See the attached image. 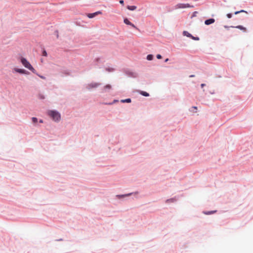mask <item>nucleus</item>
Wrapping results in <instances>:
<instances>
[{
	"label": "nucleus",
	"instance_id": "nucleus-1",
	"mask_svg": "<svg viewBox=\"0 0 253 253\" xmlns=\"http://www.w3.org/2000/svg\"><path fill=\"white\" fill-rule=\"evenodd\" d=\"M47 114L55 121H59L60 120V114L56 111H49Z\"/></svg>",
	"mask_w": 253,
	"mask_h": 253
},
{
	"label": "nucleus",
	"instance_id": "nucleus-2",
	"mask_svg": "<svg viewBox=\"0 0 253 253\" xmlns=\"http://www.w3.org/2000/svg\"><path fill=\"white\" fill-rule=\"evenodd\" d=\"M21 62L23 65L26 68L31 71L33 73H35V70L31 65L29 61L25 58L22 57L21 58Z\"/></svg>",
	"mask_w": 253,
	"mask_h": 253
},
{
	"label": "nucleus",
	"instance_id": "nucleus-3",
	"mask_svg": "<svg viewBox=\"0 0 253 253\" xmlns=\"http://www.w3.org/2000/svg\"><path fill=\"white\" fill-rule=\"evenodd\" d=\"M190 7L191 6L188 3H178L175 5V9L186 8Z\"/></svg>",
	"mask_w": 253,
	"mask_h": 253
},
{
	"label": "nucleus",
	"instance_id": "nucleus-4",
	"mask_svg": "<svg viewBox=\"0 0 253 253\" xmlns=\"http://www.w3.org/2000/svg\"><path fill=\"white\" fill-rule=\"evenodd\" d=\"M102 12L100 11H96L94 13H88L87 16L88 18H93L94 17H95V16L97 15H99V14H102Z\"/></svg>",
	"mask_w": 253,
	"mask_h": 253
},
{
	"label": "nucleus",
	"instance_id": "nucleus-5",
	"mask_svg": "<svg viewBox=\"0 0 253 253\" xmlns=\"http://www.w3.org/2000/svg\"><path fill=\"white\" fill-rule=\"evenodd\" d=\"M124 23L126 24V25H130L132 27L134 28H135V29H137L136 27L131 22H130L128 20V19L127 18H125L124 20Z\"/></svg>",
	"mask_w": 253,
	"mask_h": 253
},
{
	"label": "nucleus",
	"instance_id": "nucleus-6",
	"mask_svg": "<svg viewBox=\"0 0 253 253\" xmlns=\"http://www.w3.org/2000/svg\"><path fill=\"white\" fill-rule=\"evenodd\" d=\"M215 20L213 18H211V19H208V20H206L205 21V24L206 25H210V24H211L212 23H213L214 22Z\"/></svg>",
	"mask_w": 253,
	"mask_h": 253
},
{
	"label": "nucleus",
	"instance_id": "nucleus-7",
	"mask_svg": "<svg viewBox=\"0 0 253 253\" xmlns=\"http://www.w3.org/2000/svg\"><path fill=\"white\" fill-rule=\"evenodd\" d=\"M14 71L20 74H26V71L24 69L14 68Z\"/></svg>",
	"mask_w": 253,
	"mask_h": 253
},
{
	"label": "nucleus",
	"instance_id": "nucleus-8",
	"mask_svg": "<svg viewBox=\"0 0 253 253\" xmlns=\"http://www.w3.org/2000/svg\"><path fill=\"white\" fill-rule=\"evenodd\" d=\"M99 85V84L98 83H93L89 84L88 86L89 88H93L97 87Z\"/></svg>",
	"mask_w": 253,
	"mask_h": 253
},
{
	"label": "nucleus",
	"instance_id": "nucleus-9",
	"mask_svg": "<svg viewBox=\"0 0 253 253\" xmlns=\"http://www.w3.org/2000/svg\"><path fill=\"white\" fill-rule=\"evenodd\" d=\"M127 9L130 10H134L136 9V6L134 5H131V6H128L127 7Z\"/></svg>",
	"mask_w": 253,
	"mask_h": 253
},
{
	"label": "nucleus",
	"instance_id": "nucleus-10",
	"mask_svg": "<svg viewBox=\"0 0 253 253\" xmlns=\"http://www.w3.org/2000/svg\"><path fill=\"white\" fill-rule=\"evenodd\" d=\"M235 28L239 29L240 30H243L244 31H246V28L245 27H243L242 26L239 25L235 27Z\"/></svg>",
	"mask_w": 253,
	"mask_h": 253
},
{
	"label": "nucleus",
	"instance_id": "nucleus-11",
	"mask_svg": "<svg viewBox=\"0 0 253 253\" xmlns=\"http://www.w3.org/2000/svg\"><path fill=\"white\" fill-rule=\"evenodd\" d=\"M140 93L144 96H148L149 95L148 93L143 91H141Z\"/></svg>",
	"mask_w": 253,
	"mask_h": 253
},
{
	"label": "nucleus",
	"instance_id": "nucleus-12",
	"mask_svg": "<svg viewBox=\"0 0 253 253\" xmlns=\"http://www.w3.org/2000/svg\"><path fill=\"white\" fill-rule=\"evenodd\" d=\"M153 58V56L152 54H149L147 56V59L148 60H152Z\"/></svg>",
	"mask_w": 253,
	"mask_h": 253
},
{
	"label": "nucleus",
	"instance_id": "nucleus-13",
	"mask_svg": "<svg viewBox=\"0 0 253 253\" xmlns=\"http://www.w3.org/2000/svg\"><path fill=\"white\" fill-rule=\"evenodd\" d=\"M122 102H127V103H130L131 102V99L130 98L126 99L125 100H122L121 101Z\"/></svg>",
	"mask_w": 253,
	"mask_h": 253
},
{
	"label": "nucleus",
	"instance_id": "nucleus-14",
	"mask_svg": "<svg viewBox=\"0 0 253 253\" xmlns=\"http://www.w3.org/2000/svg\"><path fill=\"white\" fill-rule=\"evenodd\" d=\"M184 35L187 36L188 37H192V35L186 31L183 32Z\"/></svg>",
	"mask_w": 253,
	"mask_h": 253
},
{
	"label": "nucleus",
	"instance_id": "nucleus-15",
	"mask_svg": "<svg viewBox=\"0 0 253 253\" xmlns=\"http://www.w3.org/2000/svg\"><path fill=\"white\" fill-rule=\"evenodd\" d=\"M111 88V86L110 84H107L104 86L105 89H110Z\"/></svg>",
	"mask_w": 253,
	"mask_h": 253
},
{
	"label": "nucleus",
	"instance_id": "nucleus-16",
	"mask_svg": "<svg viewBox=\"0 0 253 253\" xmlns=\"http://www.w3.org/2000/svg\"><path fill=\"white\" fill-rule=\"evenodd\" d=\"M32 120L34 123H36L38 122V119L36 117H33Z\"/></svg>",
	"mask_w": 253,
	"mask_h": 253
},
{
	"label": "nucleus",
	"instance_id": "nucleus-17",
	"mask_svg": "<svg viewBox=\"0 0 253 253\" xmlns=\"http://www.w3.org/2000/svg\"><path fill=\"white\" fill-rule=\"evenodd\" d=\"M241 12H246V13H247V12L246 11H245L244 10H241L240 11H236L235 12V14H238V13H241Z\"/></svg>",
	"mask_w": 253,
	"mask_h": 253
},
{
	"label": "nucleus",
	"instance_id": "nucleus-18",
	"mask_svg": "<svg viewBox=\"0 0 253 253\" xmlns=\"http://www.w3.org/2000/svg\"><path fill=\"white\" fill-rule=\"evenodd\" d=\"M215 212V211H208V212H204V213L205 214H210L213 213Z\"/></svg>",
	"mask_w": 253,
	"mask_h": 253
},
{
	"label": "nucleus",
	"instance_id": "nucleus-19",
	"mask_svg": "<svg viewBox=\"0 0 253 253\" xmlns=\"http://www.w3.org/2000/svg\"><path fill=\"white\" fill-rule=\"evenodd\" d=\"M232 14L231 13H228L227 14V17L228 18H231L232 17Z\"/></svg>",
	"mask_w": 253,
	"mask_h": 253
},
{
	"label": "nucleus",
	"instance_id": "nucleus-20",
	"mask_svg": "<svg viewBox=\"0 0 253 253\" xmlns=\"http://www.w3.org/2000/svg\"><path fill=\"white\" fill-rule=\"evenodd\" d=\"M42 55L43 56H47V53L46 52V51L44 50L42 52Z\"/></svg>",
	"mask_w": 253,
	"mask_h": 253
},
{
	"label": "nucleus",
	"instance_id": "nucleus-21",
	"mask_svg": "<svg viewBox=\"0 0 253 253\" xmlns=\"http://www.w3.org/2000/svg\"><path fill=\"white\" fill-rule=\"evenodd\" d=\"M157 58L158 59H161L162 58V56L160 54H157Z\"/></svg>",
	"mask_w": 253,
	"mask_h": 253
},
{
	"label": "nucleus",
	"instance_id": "nucleus-22",
	"mask_svg": "<svg viewBox=\"0 0 253 253\" xmlns=\"http://www.w3.org/2000/svg\"><path fill=\"white\" fill-rule=\"evenodd\" d=\"M193 39H194L195 40H199V38H196V37H194L192 36V37H191Z\"/></svg>",
	"mask_w": 253,
	"mask_h": 253
},
{
	"label": "nucleus",
	"instance_id": "nucleus-23",
	"mask_svg": "<svg viewBox=\"0 0 253 253\" xmlns=\"http://www.w3.org/2000/svg\"><path fill=\"white\" fill-rule=\"evenodd\" d=\"M39 76L41 79H44H44H45V78L44 77L42 76H40V75H39Z\"/></svg>",
	"mask_w": 253,
	"mask_h": 253
},
{
	"label": "nucleus",
	"instance_id": "nucleus-24",
	"mask_svg": "<svg viewBox=\"0 0 253 253\" xmlns=\"http://www.w3.org/2000/svg\"><path fill=\"white\" fill-rule=\"evenodd\" d=\"M120 3L122 4H124V0H121L120 1Z\"/></svg>",
	"mask_w": 253,
	"mask_h": 253
},
{
	"label": "nucleus",
	"instance_id": "nucleus-25",
	"mask_svg": "<svg viewBox=\"0 0 253 253\" xmlns=\"http://www.w3.org/2000/svg\"><path fill=\"white\" fill-rule=\"evenodd\" d=\"M206 85V84H202L201 86L202 87H203L204 86H205Z\"/></svg>",
	"mask_w": 253,
	"mask_h": 253
},
{
	"label": "nucleus",
	"instance_id": "nucleus-26",
	"mask_svg": "<svg viewBox=\"0 0 253 253\" xmlns=\"http://www.w3.org/2000/svg\"><path fill=\"white\" fill-rule=\"evenodd\" d=\"M169 201H173V199L167 200V202H169Z\"/></svg>",
	"mask_w": 253,
	"mask_h": 253
},
{
	"label": "nucleus",
	"instance_id": "nucleus-27",
	"mask_svg": "<svg viewBox=\"0 0 253 253\" xmlns=\"http://www.w3.org/2000/svg\"><path fill=\"white\" fill-rule=\"evenodd\" d=\"M40 123H43V121L42 120H40Z\"/></svg>",
	"mask_w": 253,
	"mask_h": 253
},
{
	"label": "nucleus",
	"instance_id": "nucleus-28",
	"mask_svg": "<svg viewBox=\"0 0 253 253\" xmlns=\"http://www.w3.org/2000/svg\"><path fill=\"white\" fill-rule=\"evenodd\" d=\"M168 60H169V59H168V58H167V59L165 60V62H167V61H168Z\"/></svg>",
	"mask_w": 253,
	"mask_h": 253
},
{
	"label": "nucleus",
	"instance_id": "nucleus-29",
	"mask_svg": "<svg viewBox=\"0 0 253 253\" xmlns=\"http://www.w3.org/2000/svg\"><path fill=\"white\" fill-rule=\"evenodd\" d=\"M194 77V75H191L190 76V77Z\"/></svg>",
	"mask_w": 253,
	"mask_h": 253
},
{
	"label": "nucleus",
	"instance_id": "nucleus-30",
	"mask_svg": "<svg viewBox=\"0 0 253 253\" xmlns=\"http://www.w3.org/2000/svg\"><path fill=\"white\" fill-rule=\"evenodd\" d=\"M224 27H225V28H228V26H224Z\"/></svg>",
	"mask_w": 253,
	"mask_h": 253
},
{
	"label": "nucleus",
	"instance_id": "nucleus-31",
	"mask_svg": "<svg viewBox=\"0 0 253 253\" xmlns=\"http://www.w3.org/2000/svg\"><path fill=\"white\" fill-rule=\"evenodd\" d=\"M193 108H194V109H197V107H194Z\"/></svg>",
	"mask_w": 253,
	"mask_h": 253
},
{
	"label": "nucleus",
	"instance_id": "nucleus-32",
	"mask_svg": "<svg viewBox=\"0 0 253 253\" xmlns=\"http://www.w3.org/2000/svg\"><path fill=\"white\" fill-rule=\"evenodd\" d=\"M130 195V194H128L126 195V196H128V195Z\"/></svg>",
	"mask_w": 253,
	"mask_h": 253
}]
</instances>
